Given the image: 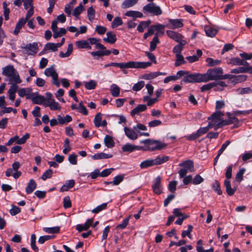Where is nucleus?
I'll return each instance as SVG.
<instances>
[{
  "label": "nucleus",
  "instance_id": "nucleus-14",
  "mask_svg": "<svg viewBox=\"0 0 252 252\" xmlns=\"http://www.w3.org/2000/svg\"><path fill=\"white\" fill-rule=\"evenodd\" d=\"M152 189L155 193L157 194H160L162 192V188L161 186V178L160 177H157L154 181L152 186Z\"/></svg>",
  "mask_w": 252,
  "mask_h": 252
},
{
  "label": "nucleus",
  "instance_id": "nucleus-23",
  "mask_svg": "<svg viewBox=\"0 0 252 252\" xmlns=\"http://www.w3.org/2000/svg\"><path fill=\"white\" fill-rule=\"evenodd\" d=\"M106 35L107 37L103 38L104 41L110 44H114L116 41V35L113 32H108Z\"/></svg>",
  "mask_w": 252,
  "mask_h": 252
},
{
  "label": "nucleus",
  "instance_id": "nucleus-38",
  "mask_svg": "<svg viewBox=\"0 0 252 252\" xmlns=\"http://www.w3.org/2000/svg\"><path fill=\"white\" fill-rule=\"evenodd\" d=\"M205 31L206 35L211 37H214L218 32L216 29L210 27H205Z\"/></svg>",
  "mask_w": 252,
  "mask_h": 252
},
{
  "label": "nucleus",
  "instance_id": "nucleus-54",
  "mask_svg": "<svg viewBox=\"0 0 252 252\" xmlns=\"http://www.w3.org/2000/svg\"><path fill=\"white\" fill-rule=\"evenodd\" d=\"M216 86L213 87L215 91H222L223 90L224 87L227 86L223 81H220L218 83H216Z\"/></svg>",
  "mask_w": 252,
  "mask_h": 252
},
{
  "label": "nucleus",
  "instance_id": "nucleus-37",
  "mask_svg": "<svg viewBox=\"0 0 252 252\" xmlns=\"http://www.w3.org/2000/svg\"><path fill=\"white\" fill-rule=\"evenodd\" d=\"M73 51V45L70 43L68 45L67 51L65 53L61 52L60 53V57L61 58H65L69 57Z\"/></svg>",
  "mask_w": 252,
  "mask_h": 252
},
{
  "label": "nucleus",
  "instance_id": "nucleus-45",
  "mask_svg": "<svg viewBox=\"0 0 252 252\" xmlns=\"http://www.w3.org/2000/svg\"><path fill=\"white\" fill-rule=\"evenodd\" d=\"M102 116V114L100 112L97 113L95 116L94 120V123L96 127H99L101 126Z\"/></svg>",
  "mask_w": 252,
  "mask_h": 252
},
{
  "label": "nucleus",
  "instance_id": "nucleus-59",
  "mask_svg": "<svg viewBox=\"0 0 252 252\" xmlns=\"http://www.w3.org/2000/svg\"><path fill=\"white\" fill-rule=\"evenodd\" d=\"M107 203H104L101 204L100 205L97 206L96 208H94L92 211V212L95 214L98 213L99 212L105 209L107 207Z\"/></svg>",
  "mask_w": 252,
  "mask_h": 252
},
{
  "label": "nucleus",
  "instance_id": "nucleus-10",
  "mask_svg": "<svg viewBox=\"0 0 252 252\" xmlns=\"http://www.w3.org/2000/svg\"><path fill=\"white\" fill-rule=\"evenodd\" d=\"M30 99H31L32 103L35 104H42L46 101L45 97L39 95L38 92L32 93Z\"/></svg>",
  "mask_w": 252,
  "mask_h": 252
},
{
  "label": "nucleus",
  "instance_id": "nucleus-52",
  "mask_svg": "<svg viewBox=\"0 0 252 252\" xmlns=\"http://www.w3.org/2000/svg\"><path fill=\"white\" fill-rule=\"evenodd\" d=\"M96 86V82L95 81L91 80L89 82H85V86L87 90L94 89Z\"/></svg>",
  "mask_w": 252,
  "mask_h": 252
},
{
  "label": "nucleus",
  "instance_id": "nucleus-56",
  "mask_svg": "<svg viewBox=\"0 0 252 252\" xmlns=\"http://www.w3.org/2000/svg\"><path fill=\"white\" fill-rule=\"evenodd\" d=\"M66 32V31L64 28H60L59 30L58 29L57 31L53 33V37L55 38H57L65 35Z\"/></svg>",
  "mask_w": 252,
  "mask_h": 252
},
{
  "label": "nucleus",
  "instance_id": "nucleus-12",
  "mask_svg": "<svg viewBox=\"0 0 252 252\" xmlns=\"http://www.w3.org/2000/svg\"><path fill=\"white\" fill-rule=\"evenodd\" d=\"M30 55H35L38 51L37 43H29L22 48Z\"/></svg>",
  "mask_w": 252,
  "mask_h": 252
},
{
  "label": "nucleus",
  "instance_id": "nucleus-2",
  "mask_svg": "<svg viewBox=\"0 0 252 252\" xmlns=\"http://www.w3.org/2000/svg\"><path fill=\"white\" fill-rule=\"evenodd\" d=\"M227 115L228 117V119L223 120L222 118L224 114L220 111H217L208 117V119L211 120L209 123L211 124V126L214 127L215 130H217L224 126L238 123V119L232 116L229 112L227 113Z\"/></svg>",
  "mask_w": 252,
  "mask_h": 252
},
{
  "label": "nucleus",
  "instance_id": "nucleus-63",
  "mask_svg": "<svg viewBox=\"0 0 252 252\" xmlns=\"http://www.w3.org/2000/svg\"><path fill=\"white\" fill-rule=\"evenodd\" d=\"M83 9V6L82 4V3H80L79 6L76 7L73 12V15L75 16L76 17L78 18L79 15L81 13Z\"/></svg>",
  "mask_w": 252,
  "mask_h": 252
},
{
  "label": "nucleus",
  "instance_id": "nucleus-22",
  "mask_svg": "<svg viewBox=\"0 0 252 252\" xmlns=\"http://www.w3.org/2000/svg\"><path fill=\"white\" fill-rule=\"evenodd\" d=\"M45 75L47 77H52V79H56L58 76L54 66L47 68L44 71Z\"/></svg>",
  "mask_w": 252,
  "mask_h": 252
},
{
  "label": "nucleus",
  "instance_id": "nucleus-34",
  "mask_svg": "<svg viewBox=\"0 0 252 252\" xmlns=\"http://www.w3.org/2000/svg\"><path fill=\"white\" fill-rule=\"evenodd\" d=\"M159 42L158 38V33H156L154 37H153L152 40L150 42V50L152 52L154 51L158 43Z\"/></svg>",
  "mask_w": 252,
  "mask_h": 252
},
{
  "label": "nucleus",
  "instance_id": "nucleus-41",
  "mask_svg": "<svg viewBox=\"0 0 252 252\" xmlns=\"http://www.w3.org/2000/svg\"><path fill=\"white\" fill-rule=\"evenodd\" d=\"M208 66H214L221 63V61L219 60H214L211 58H208L206 60Z\"/></svg>",
  "mask_w": 252,
  "mask_h": 252
},
{
  "label": "nucleus",
  "instance_id": "nucleus-30",
  "mask_svg": "<svg viewBox=\"0 0 252 252\" xmlns=\"http://www.w3.org/2000/svg\"><path fill=\"white\" fill-rule=\"evenodd\" d=\"M236 92L240 95L251 94L252 93V88H239L236 90Z\"/></svg>",
  "mask_w": 252,
  "mask_h": 252
},
{
  "label": "nucleus",
  "instance_id": "nucleus-43",
  "mask_svg": "<svg viewBox=\"0 0 252 252\" xmlns=\"http://www.w3.org/2000/svg\"><path fill=\"white\" fill-rule=\"evenodd\" d=\"M33 0H25L24 1V6L25 9H28L30 8V9L28 11H30V10H32V15L33 14Z\"/></svg>",
  "mask_w": 252,
  "mask_h": 252
},
{
  "label": "nucleus",
  "instance_id": "nucleus-4",
  "mask_svg": "<svg viewBox=\"0 0 252 252\" xmlns=\"http://www.w3.org/2000/svg\"><path fill=\"white\" fill-rule=\"evenodd\" d=\"M140 143L144 144V146H142V150L144 151H153L157 150H160L166 147V144L161 143L158 141L147 139L142 140Z\"/></svg>",
  "mask_w": 252,
  "mask_h": 252
},
{
  "label": "nucleus",
  "instance_id": "nucleus-5",
  "mask_svg": "<svg viewBox=\"0 0 252 252\" xmlns=\"http://www.w3.org/2000/svg\"><path fill=\"white\" fill-rule=\"evenodd\" d=\"M221 74H223V70L220 67L209 69L206 73L203 74L204 82L221 80Z\"/></svg>",
  "mask_w": 252,
  "mask_h": 252
},
{
  "label": "nucleus",
  "instance_id": "nucleus-15",
  "mask_svg": "<svg viewBox=\"0 0 252 252\" xmlns=\"http://www.w3.org/2000/svg\"><path fill=\"white\" fill-rule=\"evenodd\" d=\"M32 92V89L31 88H20L17 90L18 94L20 97L26 96V99H28L30 98Z\"/></svg>",
  "mask_w": 252,
  "mask_h": 252
},
{
  "label": "nucleus",
  "instance_id": "nucleus-36",
  "mask_svg": "<svg viewBox=\"0 0 252 252\" xmlns=\"http://www.w3.org/2000/svg\"><path fill=\"white\" fill-rule=\"evenodd\" d=\"M44 105L45 106H49L52 110H59L61 108L59 104L56 102L55 100H51L50 102L45 103Z\"/></svg>",
  "mask_w": 252,
  "mask_h": 252
},
{
  "label": "nucleus",
  "instance_id": "nucleus-7",
  "mask_svg": "<svg viewBox=\"0 0 252 252\" xmlns=\"http://www.w3.org/2000/svg\"><path fill=\"white\" fill-rule=\"evenodd\" d=\"M204 82L203 74L194 73L190 74L189 72L185 76L181 81V84L187 83H201Z\"/></svg>",
  "mask_w": 252,
  "mask_h": 252
},
{
  "label": "nucleus",
  "instance_id": "nucleus-18",
  "mask_svg": "<svg viewBox=\"0 0 252 252\" xmlns=\"http://www.w3.org/2000/svg\"><path fill=\"white\" fill-rule=\"evenodd\" d=\"M93 220L89 219L87 220L84 224H78L76 225V229L79 232H82L84 230H87L92 225Z\"/></svg>",
  "mask_w": 252,
  "mask_h": 252
},
{
  "label": "nucleus",
  "instance_id": "nucleus-48",
  "mask_svg": "<svg viewBox=\"0 0 252 252\" xmlns=\"http://www.w3.org/2000/svg\"><path fill=\"white\" fill-rule=\"evenodd\" d=\"M124 178L125 175L124 174H120L115 176L112 181V184L115 186L118 185L124 180Z\"/></svg>",
  "mask_w": 252,
  "mask_h": 252
},
{
  "label": "nucleus",
  "instance_id": "nucleus-64",
  "mask_svg": "<svg viewBox=\"0 0 252 252\" xmlns=\"http://www.w3.org/2000/svg\"><path fill=\"white\" fill-rule=\"evenodd\" d=\"M145 85L144 82L141 81L138 82L137 83L134 84L132 87V90L134 91H139L141 90Z\"/></svg>",
  "mask_w": 252,
  "mask_h": 252
},
{
  "label": "nucleus",
  "instance_id": "nucleus-27",
  "mask_svg": "<svg viewBox=\"0 0 252 252\" xmlns=\"http://www.w3.org/2000/svg\"><path fill=\"white\" fill-rule=\"evenodd\" d=\"M224 185L226 188V192L229 196L233 195L236 190L235 189H233L231 187L230 182L228 180H225Z\"/></svg>",
  "mask_w": 252,
  "mask_h": 252
},
{
  "label": "nucleus",
  "instance_id": "nucleus-31",
  "mask_svg": "<svg viewBox=\"0 0 252 252\" xmlns=\"http://www.w3.org/2000/svg\"><path fill=\"white\" fill-rule=\"evenodd\" d=\"M112 155L107 154L104 153H99L92 156V158L94 160L100 159H106L112 157Z\"/></svg>",
  "mask_w": 252,
  "mask_h": 252
},
{
  "label": "nucleus",
  "instance_id": "nucleus-57",
  "mask_svg": "<svg viewBox=\"0 0 252 252\" xmlns=\"http://www.w3.org/2000/svg\"><path fill=\"white\" fill-rule=\"evenodd\" d=\"M87 14L88 19L90 21H92L94 19L95 10L93 6L90 7L88 9Z\"/></svg>",
  "mask_w": 252,
  "mask_h": 252
},
{
  "label": "nucleus",
  "instance_id": "nucleus-46",
  "mask_svg": "<svg viewBox=\"0 0 252 252\" xmlns=\"http://www.w3.org/2000/svg\"><path fill=\"white\" fill-rule=\"evenodd\" d=\"M165 27V26L160 24L152 26V27L154 30V31L156 30L158 31L161 35L164 34V31Z\"/></svg>",
  "mask_w": 252,
  "mask_h": 252
},
{
  "label": "nucleus",
  "instance_id": "nucleus-50",
  "mask_svg": "<svg viewBox=\"0 0 252 252\" xmlns=\"http://www.w3.org/2000/svg\"><path fill=\"white\" fill-rule=\"evenodd\" d=\"M36 239V235L34 234H32L31 238V246L32 249L35 252H38V248L35 245Z\"/></svg>",
  "mask_w": 252,
  "mask_h": 252
},
{
  "label": "nucleus",
  "instance_id": "nucleus-44",
  "mask_svg": "<svg viewBox=\"0 0 252 252\" xmlns=\"http://www.w3.org/2000/svg\"><path fill=\"white\" fill-rule=\"evenodd\" d=\"M58 47L57 43H47L44 48V50H51L53 52L58 51Z\"/></svg>",
  "mask_w": 252,
  "mask_h": 252
},
{
  "label": "nucleus",
  "instance_id": "nucleus-42",
  "mask_svg": "<svg viewBox=\"0 0 252 252\" xmlns=\"http://www.w3.org/2000/svg\"><path fill=\"white\" fill-rule=\"evenodd\" d=\"M43 231L46 233L50 234L58 233L60 230L59 226H55L53 227H44Z\"/></svg>",
  "mask_w": 252,
  "mask_h": 252
},
{
  "label": "nucleus",
  "instance_id": "nucleus-49",
  "mask_svg": "<svg viewBox=\"0 0 252 252\" xmlns=\"http://www.w3.org/2000/svg\"><path fill=\"white\" fill-rule=\"evenodd\" d=\"M120 88L115 84H113L111 86V93L112 95L114 97H117L120 94Z\"/></svg>",
  "mask_w": 252,
  "mask_h": 252
},
{
  "label": "nucleus",
  "instance_id": "nucleus-13",
  "mask_svg": "<svg viewBox=\"0 0 252 252\" xmlns=\"http://www.w3.org/2000/svg\"><path fill=\"white\" fill-rule=\"evenodd\" d=\"M168 22L169 25H167L166 27L172 29L182 28L184 26L182 19H169L168 20Z\"/></svg>",
  "mask_w": 252,
  "mask_h": 252
},
{
  "label": "nucleus",
  "instance_id": "nucleus-28",
  "mask_svg": "<svg viewBox=\"0 0 252 252\" xmlns=\"http://www.w3.org/2000/svg\"><path fill=\"white\" fill-rule=\"evenodd\" d=\"M169 159L168 156H158L155 159H153L155 165H158L161 164L166 161H167Z\"/></svg>",
  "mask_w": 252,
  "mask_h": 252
},
{
  "label": "nucleus",
  "instance_id": "nucleus-61",
  "mask_svg": "<svg viewBox=\"0 0 252 252\" xmlns=\"http://www.w3.org/2000/svg\"><path fill=\"white\" fill-rule=\"evenodd\" d=\"M123 23V22L121 18L119 17H116L112 22L111 26L113 28H114L122 25Z\"/></svg>",
  "mask_w": 252,
  "mask_h": 252
},
{
  "label": "nucleus",
  "instance_id": "nucleus-11",
  "mask_svg": "<svg viewBox=\"0 0 252 252\" xmlns=\"http://www.w3.org/2000/svg\"><path fill=\"white\" fill-rule=\"evenodd\" d=\"M167 36L174 41L180 42L185 41L183 39L184 36L180 33L171 30H167L166 32Z\"/></svg>",
  "mask_w": 252,
  "mask_h": 252
},
{
  "label": "nucleus",
  "instance_id": "nucleus-1",
  "mask_svg": "<svg viewBox=\"0 0 252 252\" xmlns=\"http://www.w3.org/2000/svg\"><path fill=\"white\" fill-rule=\"evenodd\" d=\"M2 74L8 78L9 84L11 86L8 91L9 99L13 101L15 98V93L18 89V84L22 83L19 72L12 65H8L2 68Z\"/></svg>",
  "mask_w": 252,
  "mask_h": 252
},
{
  "label": "nucleus",
  "instance_id": "nucleus-53",
  "mask_svg": "<svg viewBox=\"0 0 252 252\" xmlns=\"http://www.w3.org/2000/svg\"><path fill=\"white\" fill-rule=\"evenodd\" d=\"M53 172L51 169L46 170L41 177L42 180L45 181L47 179H50L52 177Z\"/></svg>",
  "mask_w": 252,
  "mask_h": 252
},
{
  "label": "nucleus",
  "instance_id": "nucleus-62",
  "mask_svg": "<svg viewBox=\"0 0 252 252\" xmlns=\"http://www.w3.org/2000/svg\"><path fill=\"white\" fill-rule=\"evenodd\" d=\"M245 171V168H241L240 169L239 171L236 174V177H235V180L236 181L238 182H240L243 179V174Z\"/></svg>",
  "mask_w": 252,
  "mask_h": 252
},
{
  "label": "nucleus",
  "instance_id": "nucleus-3",
  "mask_svg": "<svg viewBox=\"0 0 252 252\" xmlns=\"http://www.w3.org/2000/svg\"><path fill=\"white\" fill-rule=\"evenodd\" d=\"M152 65L150 62H141L130 61L126 63H111L104 65L105 67L109 66H116L124 68H146Z\"/></svg>",
  "mask_w": 252,
  "mask_h": 252
},
{
  "label": "nucleus",
  "instance_id": "nucleus-16",
  "mask_svg": "<svg viewBox=\"0 0 252 252\" xmlns=\"http://www.w3.org/2000/svg\"><path fill=\"white\" fill-rule=\"evenodd\" d=\"M227 63L232 65H247L248 64L246 61L238 58H231L227 62Z\"/></svg>",
  "mask_w": 252,
  "mask_h": 252
},
{
  "label": "nucleus",
  "instance_id": "nucleus-29",
  "mask_svg": "<svg viewBox=\"0 0 252 252\" xmlns=\"http://www.w3.org/2000/svg\"><path fill=\"white\" fill-rule=\"evenodd\" d=\"M186 41H182L181 42H179V44L176 45L173 49V52L176 55L181 54V53L182 52L183 46L187 44Z\"/></svg>",
  "mask_w": 252,
  "mask_h": 252
},
{
  "label": "nucleus",
  "instance_id": "nucleus-24",
  "mask_svg": "<svg viewBox=\"0 0 252 252\" xmlns=\"http://www.w3.org/2000/svg\"><path fill=\"white\" fill-rule=\"evenodd\" d=\"M75 181L74 180H69L66 182L60 189V192H64L68 190L69 189L72 188L75 185Z\"/></svg>",
  "mask_w": 252,
  "mask_h": 252
},
{
  "label": "nucleus",
  "instance_id": "nucleus-25",
  "mask_svg": "<svg viewBox=\"0 0 252 252\" xmlns=\"http://www.w3.org/2000/svg\"><path fill=\"white\" fill-rule=\"evenodd\" d=\"M147 109V106L145 104H139L134 108L130 113L131 116L138 115L140 112L145 111Z\"/></svg>",
  "mask_w": 252,
  "mask_h": 252
},
{
  "label": "nucleus",
  "instance_id": "nucleus-17",
  "mask_svg": "<svg viewBox=\"0 0 252 252\" xmlns=\"http://www.w3.org/2000/svg\"><path fill=\"white\" fill-rule=\"evenodd\" d=\"M122 151L124 152L131 153L135 150H141L142 146L133 145L129 143L124 145L122 147Z\"/></svg>",
  "mask_w": 252,
  "mask_h": 252
},
{
  "label": "nucleus",
  "instance_id": "nucleus-8",
  "mask_svg": "<svg viewBox=\"0 0 252 252\" xmlns=\"http://www.w3.org/2000/svg\"><path fill=\"white\" fill-rule=\"evenodd\" d=\"M143 11L145 14L150 13L155 16H158L162 13L161 8L153 2L145 5L143 7Z\"/></svg>",
  "mask_w": 252,
  "mask_h": 252
},
{
  "label": "nucleus",
  "instance_id": "nucleus-32",
  "mask_svg": "<svg viewBox=\"0 0 252 252\" xmlns=\"http://www.w3.org/2000/svg\"><path fill=\"white\" fill-rule=\"evenodd\" d=\"M104 142L105 146L108 148H111L115 145V142L112 138V137L109 135H106L105 136L104 139Z\"/></svg>",
  "mask_w": 252,
  "mask_h": 252
},
{
  "label": "nucleus",
  "instance_id": "nucleus-35",
  "mask_svg": "<svg viewBox=\"0 0 252 252\" xmlns=\"http://www.w3.org/2000/svg\"><path fill=\"white\" fill-rule=\"evenodd\" d=\"M58 121L60 125H63L67 123H69L72 121V118L69 115H66L65 117H62L60 115L58 116Z\"/></svg>",
  "mask_w": 252,
  "mask_h": 252
},
{
  "label": "nucleus",
  "instance_id": "nucleus-47",
  "mask_svg": "<svg viewBox=\"0 0 252 252\" xmlns=\"http://www.w3.org/2000/svg\"><path fill=\"white\" fill-rule=\"evenodd\" d=\"M130 217H131L130 216H129L128 217L125 218L123 220L122 223L119 224L118 225H117V226L116 227V229L117 230H119V229H123L125 228L128 224L129 220Z\"/></svg>",
  "mask_w": 252,
  "mask_h": 252
},
{
  "label": "nucleus",
  "instance_id": "nucleus-55",
  "mask_svg": "<svg viewBox=\"0 0 252 252\" xmlns=\"http://www.w3.org/2000/svg\"><path fill=\"white\" fill-rule=\"evenodd\" d=\"M215 82H211L208 84L203 85L201 88V91L202 92H204L207 91H209L211 90L212 88H213L214 86H216Z\"/></svg>",
  "mask_w": 252,
  "mask_h": 252
},
{
  "label": "nucleus",
  "instance_id": "nucleus-20",
  "mask_svg": "<svg viewBox=\"0 0 252 252\" xmlns=\"http://www.w3.org/2000/svg\"><path fill=\"white\" fill-rule=\"evenodd\" d=\"M75 45L78 49H91L92 48L88 39L77 41L75 42Z\"/></svg>",
  "mask_w": 252,
  "mask_h": 252
},
{
  "label": "nucleus",
  "instance_id": "nucleus-9",
  "mask_svg": "<svg viewBox=\"0 0 252 252\" xmlns=\"http://www.w3.org/2000/svg\"><path fill=\"white\" fill-rule=\"evenodd\" d=\"M32 16V10L27 11L25 18H21L17 23L13 33L15 35H18L20 30L24 27L28 20Z\"/></svg>",
  "mask_w": 252,
  "mask_h": 252
},
{
  "label": "nucleus",
  "instance_id": "nucleus-58",
  "mask_svg": "<svg viewBox=\"0 0 252 252\" xmlns=\"http://www.w3.org/2000/svg\"><path fill=\"white\" fill-rule=\"evenodd\" d=\"M212 127L211 126V124L210 123H209L208 126L204 127H200L197 131V132L198 134L199 137L208 132L210 128Z\"/></svg>",
  "mask_w": 252,
  "mask_h": 252
},
{
  "label": "nucleus",
  "instance_id": "nucleus-60",
  "mask_svg": "<svg viewBox=\"0 0 252 252\" xmlns=\"http://www.w3.org/2000/svg\"><path fill=\"white\" fill-rule=\"evenodd\" d=\"M55 237V236L54 235H45L40 236L38 239V242L39 244H43L45 241L53 239Z\"/></svg>",
  "mask_w": 252,
  "mask_h": 252
},
{
  "label": "nucleus",
  "instance_id": "nucleus-51",
  "mask_svg": "<svg viewBox=\"0 0 252 252\" xmlns=\"http://www.w3.org/2000/svg\"><path fill=\"white\" fill-rule=\"evenodd\" d=\"M176 62L175 63V65L176 66H179L181 65L182 64L185 63H186L185 61L184 60V57L181 55H176Z\"/></svg>",
  "mask_w": 252,
  "mask_h": 252
},
{
  "label": "nucleus",
  "instance_id": "nucleus-26",
  "mask_svg": "<svg viewBox=\"0 0 252 252\" xmlns=\"http://www.w3.org/2000/svg\"><path fill=\"white\" fill-rule=\"evenodd\" d=\"M125 15L128 17H132L133 21H135L136 18H142L143 17V14L142 12L133 10L126 12L125 13Z\"/></svg>",
  "mask_w": 252,
  "mask_h": 252
},
{
  "label": "nucleus",
  "instance_id": "nucleus-21",
  "mask_svg": "<svg viewBox=\"0 0 252 252\" xmlns=\"http://www.w3.org/2000/svg\"><path fill=\"white\" fill-rule=\"evenodd\" d=\"M37 184L35 181L32 179H30L27 186L26 188V192L27 194H30L36 188Z\"/></svg>",
  "mask_w": 252,
  "mask_h": 252
},
{
  "label": "nucleus",
  "instance_id": "nucleus-33",
  "mask_svg": "<svg viewBox=\"0 0 252 252\" xmlns=\"http://www.w3.org/2000/svg\"><path fill=\"white\" fill-rule=\"evenodd\" d=\"M139 0H125L122 4V7L124 9L128 8L135 5Z\"/></svg>",
  "mask_w": 252,
  "mask_h": 252
},
{
  "label": "nucleus",
  "instance_id": "nucleus-40",
  "mask_svg": "<svg viewBox=\"0 0 252 252\" xmlns=\"http://www.w3.org/2000/svg\"><path fill=\"white\" fill-rule=\"evenodd\" d=\"M154 165L155 164L153 159H148L142 161L140 164V167L141 169H144Z\"/></svg>",
  "mask_w": 252,
  "mask_h": 252
},
{
  "label": "nucleus",
  "instance_id": "nucleus-39",
  "mask_svg": "<svg viewBox=\"0 0 252 252\" xmlns=\"http://www.w3.org/2000/svg\"><path fill=\"white\" fill-rule=\"evenodd\" d=\"M151 23V21L149 20L147 21H142L141 22L137 27V30L140 32H143L144 29L149 26Z\"/></svg>",
  "mask_w": 252,
  "mask_h": 252
},
{
  "label": "nucleus",
  "instance_id": "nucleus-6",
  "mask_svg": "<svg viewBox=\"0 0 252 252\" xmlns=\"http://www.w3.org/2000/svg\"><path fill=\"white\" fill-rule=\"evenodd\" d=\"M179 166L183 167L178 171L179 176L181 178H183L186 176L189 171L190 172L194 171L193 162L191 160L189 159L183 161L179 164Z\"/></svg>",
  "mask_w": 252,
  "mask_h": 252
},
{
  "label": "nucleus",
  "instance_id": "nucleus-19",
  "mask_svg": "<svg viewBox=\"0 0 252 252\" xmlns=\"http://www.w3.org/2000/svg\"><path fill=\"white\" fill-rule=\"evenodd\" d=\"M124 131L126 136L130 139L134 140L138 138V135L135 131L126 126Z\"/></svg>",
  "mask_w": 252,
  "mask_h": 252
}]
</instances>
